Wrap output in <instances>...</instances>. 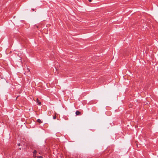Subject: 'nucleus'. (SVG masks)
<instances>
[{
  "mask_svg": "<svg viewBox=\"0 0 158 158\" xmlns=\"http://www.w3.org/2000/svg\"><path fill=\"white\" fill-rule=\"evenodd\" d=\"M76 114L78 115H80L81 114V112L78 110H77L76 112Z\"/></svg>",
  "mask_w": 158,
  "mask_h": 158,
  "instance_id": "f257e3e1",
  "label": "nucleus"
},
{
  "mask_svg": "<svg viewBox=\"0 0 158 158\" xmlns=\"http://www.w3.org/2000/svg\"><path fill=\"white\" fill-rule=\"evenodd\" d=\"M36 101H37V102L38 103V105H41V102H40L39 100V99L38 98H36Z\"/></svg>",
  "mask_w": 158,
  "mask_h": 158,
  "instance_id": "f03ea898",
  "label": "nucleus"
},
{
  "mask_svg": "<svg viewBox=\"0 0 158 158\" xmlns=\"http://www.w3.org/2000/svg\"><path fill=\"white\" fill-rule=\"evenodd\" d=\"M37 122L40 123H42V121H41V120L40 119H38L37 120Z\"/></svg>",
  "mask_w": 158,
  "mask_h": 158,
  "instance_id": "7ed1b4c3",
  "label": "nucleus"
},
{
  "mask_svg": "<svg viewBox=\"0 0 158 158\" xmlns=\"http://www.w3.org/2000/svg\"><path fill=\"white\" fill-rule=\"evenodd\" d=\"M33 154H36L37 151L36 150H34L33 152Z\"/></svg>",
  "mask_w": 158,
  "mask_h": 158,
  "instance_id": "20e7f679",
  "label": "nucleus"
},
{
  "mask_svg": "<svg viewBox=\"0 0 158 158\" xmlns=\"http://www.w3.org/2000/svg\"><path fill=\"white\" fill-rule=\"evenodd\" d=\"M56 115H55V116H54L53 117V118L54 119H56Z\"/></svg>",
  "mask_w": 158,
  "mask_h": 158,
  "instance_id": "39448f33",
  "label": "nucleus"
},
{
  "mask_svg": "<svg viewBox=\"0 0 158 158\" xmlns=\"http://www.w3.org/2000/svg\"><path fill=\"white\" fill-rule=\"evenodd\" d=\"M33 157H36V154H33Z\"/></svg>",
  "mask_w": 158,
  "mask_h": 158,
  "instance_id": "423d86ee",
  "label": "nucleus"
},
{
  "mask_svg": "<svg viewBox=\"0 0 158 158\" xmlns=\"http://www.w3.org/2000/svg\"><path fill=\"white\" fill-rule=\"evenodd\" d=\"M37 158H42V157L41 156H40L37 157Z\"/></svg>",
  "mask_w": 158,
  "mask_h": 158,
  "instance_id": "0eeeda50",
  "label": "nucleus"
},
{
  "mask_svg": "<svg viewBox=\"0 0 158 158\" xmlns=\"http://www.w3.org/2000/svg\"><path fill=\"white\" fill-rule=\"evenodd\" d=\"M18 146H20V143H18Z\"/></svg>",
  "mask_w": 158,
  "mask_h": 158,
  "instance_id": "6e6552de",
  "label": "nucleus"
},
{
  "mask_svg": "<svg viewBox=\"0 0 158 158\" xmlns=\"http://www.w3.org/2000/svg\"><path fill=\"white\" fill-rule=\"evenodd\" d=\"M88 1L90 2H91L92 1V0H88Z\"/></svg>",
  "mask_w": 158,
  "mask_h": 158,
  "instance_id": "1a4fd4ad",
  "label": "nucleus"
},
{
  "mask_svg": "<svg viewBox=\"0 0 158 158\" xmlns=\"http://www.w3.org/2000/svg\"><path fill=\"white\" fill-rule=\"evenodd\" d=\"M18 97H19V96H17V97L16 98V99H17V98H18Z\"/></svg>",
  "mask_w": 158,
  "mask_h": 158,
  "instance_id": "9d476101",
  "label": "nucleus"
},
{
  "mask_svg": "<svg viewBox=\"0 0 158 158\" xmlns=\"http://www.w3.org/2000/svg\"><path fill=\"white\" fill-rule=\"evenodd\" d=\"M32 10H33V11H34V10H34V9H32Z\"/></svg>",
  "mask_w": 158,
  "mask_h": 158,
  "instance_id": "9b49d317",
  "label": "nucleus"
},
{
  "mask_svg": "<svg viewBox=\"0 0 158 158\" xmlns=\"http://www.w3.org/2000/svg\"><path fill=\"white\" fill-rule=\"evenodd\" d=\"M19 149H20V150H21V148H19Z\"/></svg>",
  "mask_w": 158,
  "mask_h": 158,
  "instance_id": "f8f14e48",
  "label": "nucleus"
}]
</instances>
